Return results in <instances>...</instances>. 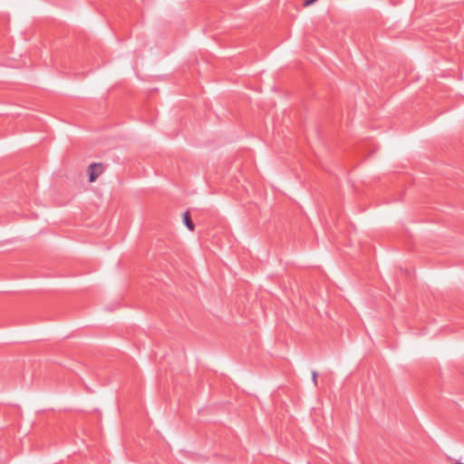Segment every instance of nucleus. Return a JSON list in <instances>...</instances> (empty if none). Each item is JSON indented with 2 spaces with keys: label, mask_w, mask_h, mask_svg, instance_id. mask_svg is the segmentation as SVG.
Here are the masks:
<instances>
[{
  "label": "nucleus",
  "mask_w": 464,
  "mask_h": 464,
  "mask_svg": "<svg viewBox=\"0 0 464 464\" xmlns=\"http://www.w3.org/2000/svg\"><path fill=\"white\" fill-rule=\"evenodd\" d=\"M183 223L184 225L187 227V228L189 230V231H194L195 230V225L191 219V216L189 214L188 211H186L184 214H183Z\"/></svg>",
  "instance_id": "nucleus-2"
},
{
  "label": "nucleus",
  "mask_w": 464,
  "mask_h": 464,
  "mask_svg": "<svg viewBox=\"0 0 464 464\" xmlns=\"http://www.w3.org/2000/svg\"><path fill=\"white\" fill-rule=\"evenodd\" d=\"M104 166L102 163L93 162L88 167L89 182H94L102 174Z\"/></svg>",
  "instance_id": "nucleus-1"
},
{
  "label": "nucleus",
  "mask_w": 464,
  "mask_h": 464,
  "mask_svg": "<svg viewBox=\"0 0 464 464\" xmlns=\"http://www.w3.org/2000/svg\"><path fill=\"white\" fill-rule=\"evenodd\" d=\"M317 375H318L317 372H315V371L312 372V379L315 385L317 384Z\"/></svg>",
  "instance_id": "nucleus-3"
}]
</instances>
